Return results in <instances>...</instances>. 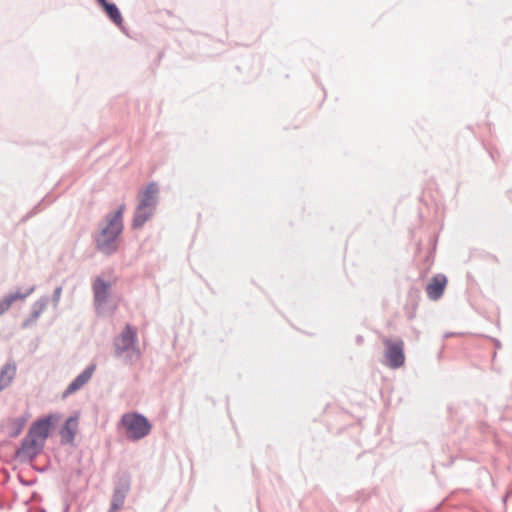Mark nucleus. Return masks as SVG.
Instances as JSON below:
<instances>
[{"instance_id":"f257e3e1","label":"nucleus","mask_w":512,"mask_h":512,"mask_svg":"<svg viewBox=\"0 0 512 512\" xmlns=\"http://www.w3.org/2000/svg\"><path fill=\"white\" fill-rule=\"evenodd\" d=\"M124 209L125 206L120 205L115 212L106 214L104 219L105 224L100 225L99 232L93 236L96 249L105 256H111L118 250V238L124 228Z\"/></svg>"},{"instance_id":"f03ea898","label":"nucleus","mask_w":512,"mask_h":512,"mask_svg":"<svg viewBox=\"0 0 512 512\" xmlns=\"http://www.w3.org/2000/svg\"><path fill=\"white\" fill-rule=\"evenodd\" d=\"M138 337L136 329L127 324L113 341L114 356L123 357L124 362L133 364L140 358V351L137 347Z\"/></svg>"},{"instance_id":"7ed1b4c3","label":"nucleus","mask_w":512,"mask_h":512,"mask_svg":"<svg viewBox=\"0 0 512 512\" xmlns=\"http://www.w3.org/2000/svg\"><path fill=\"white\" fill-rule=\"evenodd\" d=\"M121 424L127 430L126 437L131 441H139L150 434L152 425L143 414L133 412L121 417Z\"/></svg>"},{"instance_id":"20e7f679","label":"nucleus","mask_w":512,"mask_h":512,"mask_svg":"<svg viewBox=\"0 0 512 512\" xmlns=\"http://www.w3.org/2000/svg\"><path fill=\"white\" fill-rule=\"evenodd\" d=\"M112 284L98 276L92 283L93 305L97 315L102 316L107 312V304L110 297Z\"/></svg>"},{"instance_id":"39448f33","label":"nucleus","mask_w":512,"mask_h":512,"mask_svg":"<svg viewBox=\"0 0 512 512\" xmlns=\"http://www.w3.org/2000/svg\"><path fill=\"white\" fill-rule=\"evenodd\" d=\"M43 447V442H38L37 439L26 435L15 452V458L22 463L31 462L42 452Z\"/></svg>"},{"instance_id":"423d86ee","label":"nucleus","mask_w":512,"mask_h":512,"mask_svg":"<svg viewBox=\"0 0 512 512\" xmlns=\"http://www.w3.org/2000/svg\"><path fill=\"white\" fill-rule=\"evenodd\" d=\"M383 344L386 347L385 356L388 359L389 366L393 369L401 367L405 362L403 340L385 338Z\"/></svg>"},{"instance_id":"0eeeda50","label":"nucleus","mask_w":512,"mask_h":512,"mask_svg":"<svg viewBox=\"0 0 512 512\" xmlns=\"http://www.w3.org/2000/svg\"><path fill=\"white\" fill-rule=\"evenodd\" d=\"M58 414H49L45 417L37 419L30 426L27 435L33 438H40V442H45L49 436V430L54 427L55 423L59 420Z\"/></svg>"},{"instance_id":"6e6552de","label":"nucleus","mask_w":512,"mask_h":512,"mask_svg":"<svg viewBox=\"0 0 512 512\" xmlns=\"http://www.w3.org/2000/svg\"><path fill=\"white\" fill-rule=\"evenodd\" d=\"M131 486V478L128 474H123L119 476L115 483V487L113 490V495L111 499L110 506L113 507V509H121L125 499L127 497V494L130 491Z\"/></svg>"},{"instance_id":"1a4fd4ad","label":"nucleus","mask_w":512,"mask_h":512,"mask_svg":"<svg viewBox=\"0 0 512 512\" xmlns=\"http://www.w3.org/2000/svg\"><path fill=\"white\" fill-rule=\"evenodd\" d=\"M96 369L94 364L87 366L64 390L62 397L66 398L69 395L80 390L85 384L89 382Z\"/></svg>"},{"instance_id":"9d476101","label":"nucleus","mask_w":512,"mask_h":512,"mask_svg":"<svg viewBox=\"0 0 512 512\" xmlns=\"http://www.w3.org/2000/svg\"><path fill=\"white\" fill-rule=\"evenodd\" d=\"M158 186L156 183L151 182L147 185L146 189L139 194V203L141 207H145L146 209H152L155 211L158 200H157V194H158Z\"/></svg>"},{"instance_id":"9b49d317","label":"nucleus","mask_w":512,"mask_h":512,"mask_svg":"<svg viewBox=\"0 0 512 512\" xmlns=\"http://www.w3.org/2000/svg\"><path fill=\"white\" fill-rule=\"evenodd\" d=\"M447 283V278L443 274H437L432 278V281L427 285L426 292L430 299H439L444 292Z\"/></svg>"},{"instance_id":"f8f14e48","label":"nucleus","mask_w":512,"mask_h":512,"mask_svg":"<svg viewBox=\"0 0 512 512\" xmlns=\"http://www.w3.org/2000/svg\"><path fill=\"white\" fill-rule=\"evenodd\" d=\"M49 300H50L49 297L47 295H44V296L40 297L36 302L33 303L30 316L22 323L23 328L30 327L32 324H34L38 320L40 315L43 313V311L47 307Z\"/></svg>"},{"instance_id":"ddd939ff","label":"nucleus","mask_w":512,"mask_h":512,"mask_svg":"<svg viewBox=\"0 0 512 512\" xmlns=\"http://www.w3.org/2000/svg\"><path fill=\"white\" fill-rule=\"evenodd\" d=\"M16 372L17 366L13 360L7 361L0 368V392L11 385L16 376Z\"/></svg>"},{"instance_id":"4468645a","label":"nucleus","mask_w":512,"mask_h":512,"mask_svg":"<svg viewBox=\"0 0 512 512\" xmlns=\"http://www.w3.org/2000/svg\"><path fill=\"white\" fill-rule=\"evenodd\" d=\"M78 420L76 417H69L60 430L61 442L72 444L77 432Z\"/></svg>"},{"instance_id":"2eb2a0df","label":"nucleus","mask_w":512,"mask_h":512,"mask_svg":"<svg viewBox=\"0 0 512 512\" xmlns=\"http://www.w3.org/2000/svg\"><path fill=\"white\" fill-rule=\"evenodd\" d=\"M27 422L26 416H19L17 418H9L7 419L4 428L7 431V435L10 438H16L18 437L21 432L23 431L25 425Z\"/></svg>"},{"instance_id":"dca6fc26","label":"nucleus","mask_w":512,"mask_h":512,"mask_svg":"<svg viewBox=\"0 0 512 512\" xmlns=\"http://www.w3.org/2000/svg\"><path fill=\"white\" fill-rule=\"evenodd\" d=\"M154 214V210L146 209L145 207H141L137 205L133 220H132V228L139 229L141 228Z\"/></svg>"},{"instance_id":"f3484780","label":"nucleus","mask_w":512,"mask_h":512,"mask_svg":"<svg viewBox=\"0 0 512 512\" xmlns=\"http://www.w3.org/2000/svg\"><path fill=\"white\" fill-rule=\"evenodd\" d=\"M103 10L105 11L106 15L109 17V19L117 26H120L123 22V18L121 15V12L117 5L112 2L106 1L103 5H101Z\"/></svg>"},{"instance_id":"a211bd4d","label":"nucleus","mask_w":512,"mask_h":512,"mask_svg":"<svg viewBox=\"0 0 512 512\" xmlns=\"http://www.w3.org/2000/svg\"><path fill=\"white\" fill-rule=\"evenodd\" d=\"M34 291H35V286H31V287L27 288L24 292H22L20 290H17L16 292L9 293V294H7L5 296L8 298L10 303L13 304L14 302H16L18 300L26 299Z\"/></svg>"},{"instance_id":"6ab92c4d","label":"nucleus","mask_w":512,"mask_h":512,"mask_svg":"<svg viewBox=\"0 0 512 512\" xmlns=\"http://www.w3.org/2000/svg\"><path fill=\"white\" fill-rule=\"evenodd\" d=\"M62 290H63L62 286H58L53 291L51 300H52V304H53L54 308H57L59 305L61 295H62Z\"/></svg>"},{"instance_id":"aec40b11","label":"nucleus","mask_w":512,"mask_h":512,"mask_svg":"<svg viewBox=\"0 0 512 512\" xmlns=\"http://www.w3.org/2000/svg\"><path fill=\"white\" fill-rule=\"evenodd\" d=\"M11 303L6 296L0 299V316L9 310Z\"/></svg>"},{"instance_id":"412c9836","label":"nucleus","mask_w":512,"mask_h":512,"mask_svg":"<svg viewBox=\"0 0 512 512\" xmlns=\"http://www.w3.org/2000/svg\"><path fill=\"white\" fill-rule=\"evenodd\" d=\"M37 209V206L34 207L30 212H28L24 217H23V221H26L27 219H29L30 217H32L33 215H35L37 213L36 211Z\"/></svg>"},{"instance_id":"4be33fe9","label":"nucleus","mask_w":512,"mask_h":512,"mask_svg":"<svg viewBox=\"0 0 512 512\" xmlns=\"http://www.w3.org/2000/svg\"><path fill=\"white\" fill-rule=\"evenodd\" d=\"M70 510V504L65 501L62 512H69Z\"/></svg>"},{"instance_id":"5701e85b","label":"nucleus","mask_w":512,"mask_h":512,"mask_svg":"<svg viewBox=\"0 0 512 512\" xmlns=\"http://www.w3.org/2000/svg\"><path fill=\"white\" fill-rule=\"evenodd\" d=\"M362 341H363V337L362 336H357V342L361 343Z\"/></svg>"},{"instance_id":"b1692460","label":"nucleus","mask_w":512,"mask_h":512,"mask_svg":"<svg viewBox=\"0 0 512 512\" xmlns=\"http://www.w3.org/2000/svg\"><path fill=\"white\" fill-rule=\"evenodd\" d=\"M119 509H113V507L110 506L108 512H117Z\"/></svg>"},{"instance_id":"393cba45","label":"nucleus","mask_w":512,"mask_h":512,"mask_svg":"<svg viewBox=\"0 0 512 512\" xmlns=\"http://www.w3.org/2000/svg\"><path fill=\"white\" fill-rule=\"evenodd\" d=\"M107 0H97L100 5H103Z\"/></svg>"},{"instance_id":"a878e982","label":"nucleus","mask_w":512,"mask_h":512,"mask_svg":"<svg viewBox=\"0 0 512 512\" xmlns=\"http://www.w3.org/2000/svg\"><path fill=\"white\" fill-rule=\"evenodd\" d=\"M116 310V306H113L111 309H110V312L111 313H114V311Z\"/></svg>"}]
</instances>
